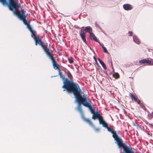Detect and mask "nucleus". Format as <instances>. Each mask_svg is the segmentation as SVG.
Returning <instances> with one entry per match:
<instances>
[{
	"instance_id": "obj_5",
	"label": "nucleus",
	"mask_w": 153,
	"mask_h": 153,
	"mask_svg": "<svg viewBox=\"0 0 153 153\" xmlns=\"http://www.w3.org/2000/svg\"><path fill=\"white\" fill-rule=\"evenodd\" d=\"M34 40L35 41V45H37L38 44H39V45L41 46L46 54H47L52 51V50L51 49L50 47L48 48L47 46L42 42L41 39L39 38L38 36V37L35 39Z\"/></svg>"
},
{
	"instance_id": "obj_19",
	"label": "nucleus",
	"mask_w": 153,
	"mask_h": 153,
	"mask_svg": "<svg viewBox=\"0 0 153 153\" xmlns=\"http://www.w3.org/2000/svg\"><path fill=\"white\" fill-rule=\"evenodd\" d=\"M133 39L134 41L137 44H139L140 43V41L138 39L137 36H133Z\"/></svg>"
},
{
	"instance_id": "obj_23",
	"label": "nucleus",
	"mask_w": 153,
	"mask_h": 153,
	"mask_svg": "<svg viewBox=\"0 0 153 153\" xmlns=\"http://www.w3.org/2000/svg\"><path fill=\"white\" fill-rule=\"evenodd\" d=\"M27 28L30 31H31L33 30L31 27H30V24L27 25Z\"/></svg>"
},
{
	"instance_id": "obj_17",
	"label": "nucleus",
	"mask_w": 153,
	"mask_h": 153,
	"mask_svg": "<svg viewBox=\"0 0 153 153\" xmlns=\"http://www.w3.org/2000/svg\"><path fill=\"white\" fill-rule=\"evenodd\" d=\"M30 32L31 33V36L34 40L38 37V36H37L36 34L35 31L32 30V31Z\"/></svg>"
},
{
	"instance_id": "obj_8",
	"label": "nucleus",
	"mask_w": 153,
	"mask_h": 153,
	"mask_svg": "<svg viewBox=\"0 0 153 153\" xmlns=\"http://www.w3.org/2000/svg\"><path fill=\"white\" fill-rule=\"evenodd\" d=\"M139 62L141 65L146 63L148 65H153V59L151 58H147L141 60L139 61Z\"/></svg>"
},
{
	"instance_id": "obj_11",
	"label": "nucleus",
	"mask_w": 153,
	"mask_h": 153,
	"mask_svg": "<svg viewBox=\"0 0 153 153\" xmlns=\"http://www.w3.org/2000/svg\"><path fill=\"white\" fill-rule=\"evenodd\" d=\"M80 36L83 42L85 43L86 42V35L85 33L84 32V31L81 30L79 32Z\"/></svg>"
},
{
	"instance_id": "obj_13",
	"label": "nucleus",
	"mask_w": 153,
	"mask_h": 153,
	"mask_svg": "<svg viewBox=\"0 0 153 153\" xmlns=\"http://www.w3.org/2000/svg\"><path fill=\"white\" fill-rule=\"evenodd\" d=\"M89 34L90 37L91 39H93L96 42H98V40L96 36H95L94 34L92 33V32L90 33Z\"/></svg>"
},
{
	"instance_id": "obj_9",
	"label": "nucleus",
	"mask_w": 153,
	"mask_h": 153,
	"mask_svg": "<svg viewBox=\"0 0 153 153\" xmlns=\"http://www.w3.org/2000/svg\"><path fill=\"white\" fill-rule=\"evenodd\" d=\"M129 95L133 101L137 102L138 104L140 105V100L135 94L130 93Z\"/></svg>"
},
{
	"instance_id": "obj_20",
	"label": "nucleus",
	"mask_w": 153,
	"mask_h": 153,
	"mask_svg": "<svg viewBox=\"0 0 153 153\" xmlns=\"http://www.w3.org/2000/svg\"><path fill=\"white\" fill-rule=\"evenodd\" d=\"M84 120L85 121L88 123L91 126H94V125L90 120L87 118H84Z\"/></svg>"
},
{
	"instance_id": "obj_22",
	"label": "nucleus",
	"mask_w": 153,
	"mask_h": 153,
	"mask_svg": "<svg viewBox=\"0 0 153 153\" xmlns=\"http://www.w3.org/2000/svg\"><path fill=\"white\" fill-rule=\"evenodd\" d=\"M67 75L69 78L71 80H71L72 79L73 77L71 74L69 72L67 73Z\"/></svg>"
},
{
	"instance_id": "obj_15",
	"label": "nucleus",
	"mask_w": 153,
	"mask_h": 153,
	"mask_svg": "<svg viewBox=\"0 0 153 153\" xmlns=\"http://www.w3.org/2000/svg\"><path fill=\"white\" fill-rule=\"evenodd\" d=\"M97 59H98V60L99 61L100 64L102 65V66L103 67V68L105 70H106L107 69V67L105 65L104 63L99 58H98Z\"/></svg>"
},
{
	"instance_id": "obj_21",
	"label": "nucleus",
	"mask_w": 153,
	"mask_h": 153,
	"mask_svg": "<svg viewBox=\"0 0 153 153\" xmlns=\"http://www.w3.org/2000/svg\"><path fill=\"white\" fill-rule=\"evenodd\" d=\"M113 76L115 79H117L119 77V75L117 73H114L113 74Z\"/></svg>"
},
{
	"instance_id": "obj_31",
	"label": "nucleus",
	"mask_w": 153,
	"mask_h": 153,
	"mask_svg": "<svg viewBox=\"0 0 153 153\" xmlns=\"http://www.w3.org/2000/svg\"><path fill=\"white\" fill-rule=\"evenodd\" d=\"M152 114L153 117V111L152 112Z\"/></svg>"
},
{
	"instance_id": "obj_4",
	"label": "nucleus",
	"mask_w": 153,
	"mask_h": 153,
	"mask_svg": "<svg viewBox=\"0 0 153 153\" xmlns=\"http://www.w3.org/2000/svg\"><path fill=\"white\" fill-rule=\"evenodd\" d=\"M59 75L60 78L62 79V80H63V85L62 86V88H64L63 90L64 91H65L67 90L68 92L69 93H71L72 91H70L67 88L69 87V85H76L78 87H79L78 84L76 82H74L72 80H69L68 79L65 78V77H64L62 74V72H60V70H59Z\"/></svg>"
},
{
	"instance_id": "obj_3",
	"label": "nucleus",
	"mask_w": 153,
	"mask_h": 153,
	"mask_svg": "<svg viewBox=\"0 0 153 153\" xmlns=\"http://www.w3.org/2000/svg\"><path fill=\"white\" fill-rule=\"evenodd\" d=\"M111 133L113 134V137L116 141L115 143L117 144L119 148H122L125 153H133L132 148L128 146L125 143H123L122 139L118 137L116 131L114 130Z\"/></svg>"
},
{
	"instance_id": "obj_7",
	"label": "nucleus",
	"mask_w": 153,
	"mask_h": 153,
	"mask_svg": "<svg viewBox=\"0 0 153 153\" xmlns=\"http://www.w3.org/2000/svg\"><path fill=\"white\" fill-rule=\"evenodd\" d=\"M83 105L89 108L91 114H93L95 113V109L94 107H92L91 104L92 103L91 101L89 98H87L86 102H83Z\"/></svg>"
},
{
	"instance_id": "obj_30",
	"label": "nucleus",
	"mask_w": 153,
	"mask_h": 153,
	"mask_svg": "<svg viewBox=\"0 0 153 153\" xmlns=\"http://www.w3.org/2000/svg\"><path fill=\"white\" fill-rule=\"evenodd\" d=\"M96 131H98L99 130V128H96L95 129Z\"/></svg>"
},
{
	"instance_id": "obj_29",
	"label": "nucleus",
	"mask_w": 153,
	"mask_h": 153,
	"mask_svg": "<svg viewBox=\"0 0 153 153\" xmlns=\"http://www.w3.org/2000/svg\"><path fill=\"white\" fill-rule=\"evenodd\" d=\"M94 58L95 61L96 62V63H97V59H96V57L95 56H94Z\"/></svg>"
},
{
	"instance_id": "obj_1",
	"label": "nucleus",
	"mask_w": 153,
	"mask_h": 153,
	"mask_svg": "<svg viewBox=\"0 0 153 153\" xmlns=\"http://www.w3.org/2000/svg\"><path fill=\"white\" fill-rule=\"evenodd\" d=\"M67 88L70 91H72L74 95L75 98L79 104L77 108V110L80 113L81 115H83V112L81 104L83 103V102H86L87 97H83L81 94V90L79 87L76 85H69Z\"/></svg>"
},
{
	"instance_id": "obj_10",
	"label": "nucleus",
	"mask_w": 153,
	"mask_h": 153,
	"mask_svg": "<svg viewBox=\"0 0 153 153\" xmlns=\"http://www.w3.org/2000/svg\"><path fill=\"white\" fill-rule=\"evenodd\" d=\"M92 118L94 120L98 119L99 122L103 118L102 116L98 112H97L96 114L95 113H94L93 115Z\"/></svg>"
},
{
	"instance_id": "obj_6",
	"label": "nucleus",
	"mask_w": 153,
	"mask_h": 153,
	"mask_svg": "<svg viewBox=\"0 0 153 153\" xmlns=\"http://www.w3.org/2000/svg\"><path fill=\"white\" fill-rule=\"evenodd\" d=\"M46 55L49 57V59L51 60L53 68L55 70H59V65L57 63L53 57V55L52 53V51L49 52L46 54Z\"/></svg>"
},
{
	"instance_id": "obj_12",
	"label": "nucleus",
	"mask_w": 153,
	"mask_h": 153,
	"mask_svg": "<svg viewBox=\"0 0 153 153\" xmlns=\"http://www.w3.org/2000/svg\"><path fill=\"white\" fill-rule=\"evenodd\" d=\"M123 7L124 9L126 10H130L132 8L130 4H124Z\"/></svg>"
},
{
	"instance_id": "obj_27",
	"label": "nucleus",
	"mask_w": 153,
	"mask_h": 153,
	"mask_svg": "<svg viewBox=\"0 0 153 153\" xmlns=\"http://www.w3.org/2000/svg\"><path fill=\"white\" fill-rule=\"evenodd\" d=\"M129 34V36H131L133 34V33L131 31H129L128 33Z\"/></svg>"
},
{
	"instance_id": "obj_24",
	"label": "nucleus",
	"mask_w": 153,
	"mask_h": 153,
	"mask_svg": "<svg viewBox=\"0 0 153 153\" xmlns=\"http://www.w3.org/2000/svg\"><path fill=\"white\" fill-rule=\"evenodd\" d=\"M106 128L107 129V130L108 131H110L111 133H112V132L114 131V130H112V129L109 127L108 126Z\"/></svg>"
},
{
	"instance_id": "obj_14",
	"label": "nucleus",
	"mask_w": 153,
	"mask_h": 153,
	"mask_svg": "<svg viewBox=\"0 0 153 153\" xmlns=\"http://www.w3.org/2000/svg\"><path fill=\"white\" fill-rule=\"evenodd\" d=\"M84 30L85 32H88L90 34V33L92 32V29L90 26H87L85 27Z\"/></svg>"
},
{
	"instance_id": "obj_26",
	"label": "nucleus",
	"mask_w": 153,
	"mask_h": 153,
	"mask_svg": "<svg viewBox=\"0 0 153 153\" xmlns=\"http://www.w3.org/2000/svg\"><path fill=\"white\" fill-rule=\"evenodd\" d=\"M102 48H103V50L104 51V52L105 53H108V51H107V50L106 49V48L105 47H102Z\"/></svg>"
},
{
	"instance_id": "obj_18",
	"label": "nucleus",
	"mask_w": 153,
	"mask_h": 153,
	"mask_svg": "<svg viewBox=\"0 0 153 153\" xmlns=\"http://www.w3.org/2000/svg\"><path fill=\"white\" fill-rule=\"evenodd\" d=\"M26 17L22 18H20V20H21L22 21L24 24H25V25H27L29 24V22L26 20Z\"/></svg>"
},
{
	"instance_id": "obj_25",
	"label": "nucleus",
	"mask_w": 153,
	"mask_h": 153,
	"mask_svg": "<svg viewBox=\"0 0 153 153\" xmlns=\"http://www.w3.org/2000/svg\"><path fill=\"white\" fill-rule=\"evenodd\" d=\"M68 60L69 62L70 63H72L73 62V58L72 57L69 58Z\"/></svg>"
},
{
	"instance_id": "obj_16",
	"label": "nucleus",
	"mask_w": 153,
	"mask_h": 153,
	"mask_svg": "<svg viewBox=\"0 0 153 153\" xmlns=\"http://www.w3.org/2000/svg\"><path fill=\"white\" fill-rule=\"evenodd\" d=\"M99 123L100 124H102V126L106 128L108 126L107 124L103 120V118L99 122Z\"/></svg>"
},
{
	"instance_id": "obj_28",
	"label": "nucleus",
	"mask_w": 153,
	"mask_h": 153,
	"mask_svg": "<svg viewBox=\"0 0 153 153\" xmlns=\"http://www.w3.org/2000/svg\"><path fill=\"white\" fill-rule=\"evenodd\" d=\"M98 42L100 44V45H101V46L102 47V48L103 47H104V45H103L102 44H101L100 43V42H99V41H98Z\"/></svg>"
},
{
	"instance_id": "obj_2",
	"label": "nucleus",
	"mask_w": 153,
	"mask_h": 153,
	"mask_svg": "<svg viewBox=\"0 0 153 153\" xmlns=\"http://www.w3.org/2000/svg\"><path fill=\"white\" fill-rule=\"evenodd\" d=\"M1 3L3 5L7 6L10 10L13 11V13L19 18L27 17L26 11L22 10V13L19 10V5L15 0H4Z\"/></svg>"
},
{
	"instance_id": "obj_32",
	"label": "nucleus",
	"mask_w": 153,
	"mask_h": 153,
	"mask_svg": "<svg viewBox=\"0 0 153 153\" xmlns=\"http://www.w3.org/2000/svg\"><path fill=\"white\" fill-rule=\"evenodd\" d=\"M133 153H134L133 152Z\"/></svg>"
}]
</instances>
